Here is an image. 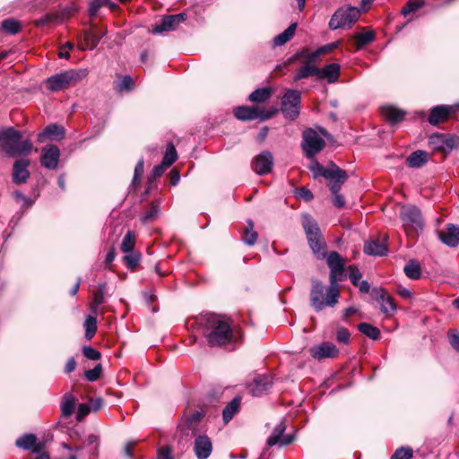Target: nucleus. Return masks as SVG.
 I'll list each match as a JSON object with an SVG mask.
<instances>
[{
  "instance_id": "55",
  "label": "nucleus",
  "mask_w": 459,
  "mask_h": 459,
  "mask_svg": "<svg viewBox=\"0 0 459 459\" xmlns=\"http://www.w3.org/2000/svg\"><path fill=\"white\" fill-rule=\"evenodd\" d=\"M348 272H349V278H350L351 283L355 286L356 284H358L359 281H360L362 274L359 272V268L355 265H350L348 267Z\"/></svg>"
},
{
  "instance_id": "42",
  "label": "nucleus",
  "mask_w": 459,
  "mask_h": 459,
  "mask_svg": "<svg viewBox=\"0 0 459 459\" xmlns=\"http://www.w3.org/2000/svg\"><path fill=\"white\" fill-rule=\"evenodd\" d=\"M135 234L133 231H127L121 243V251L123 253L134 251Z\"/></svg>"
},
{
  "instance_id": "7",
  "label": "nucleus",
  "mask_w": 459,
  "mask_h": 459,
  "mask_svg": "<svg viewBox=\"0 0 459 459\" xmlns=\"http://www.w3.org/2000/svg\"><path fill=\"white\" fill-rule=\"evenodd\" d=\"M323 136H327L324 129L316 131L312 128L306 129L302 134V150L308 159H313L325 146V141Z\"/></svg>"
},
{
  "instance_id": "9",
  "label": "nucleus",
  "mask_w": 459,
  "mask_h": 459,
  "mask_svg": "<svg viewBox=\"0 0 459 459\" xmlns=\"http://www.w3.org/2000/svg\"><path fill=\"white\" fill-rule=\"evenodd\" d=\"M301 95L299 91L288 90L281 98V110L288 119L294 120L299 115Z\"/></svg>"
},
{
  "instance_id": "35",
  "label": "nucleus",
  "mask_w": 459,
  "mask_h": 459,
  "mask_svg": "<svg viewBox=\"0 0 459 459\" xmlns=\"http://www.w3.org/2000/svg\"><path fill=\"white\" fill-rule=\"evenodd\" d=\"M204 416V412L202 410L188 411L184 415L186 425L189 429H193Z\"/></svg>"
},
{
  "instance_id": "61",
  "label": "nucleus",
  "mask_w": 459,
  "mask_h": 459,
  "mask_svg": "<svg viewBox=\"0 0 459 459\" xmlns=\"http://www.w3.org/2000/svg\"><path fill=\"white\" fill-rule=\"evenodd\" d=\"M167 168H169V167H168L167 165H164V163H163V162H161L160 164H159V165L155 166V167L153 168V169H152V177L153 178H156L160 177V176L164 173V171H165V169H166Z\"/></svg>"
},
{
  "instance_id": "38",
  "label": "nucleus",
  "mask_w": 459,
  "mask_h": 459,
  "mask_svg": "<svg viewBox=\"0 0 459 459\" xmlns=\"http://www.w3.org/2000/svg\"><path fill=\"white\" fill-rule=\"evenodd\" d=\"M404 273L406 276L411 280H417L420 277L421 269L420 264L415 260H411L404 266Z\"/></svg>"
},
{
  "instance_id": "56",
  "label": "nucleus",
  "mask_w": 459,
  "mask_h": 459,
  "mask_svg": "<svg viewBox=\"0 0 459 459\" xmlns=\"http://www.w3.org/2000/svg\"><path fill=\"white\" fill-rule=\"evenodd\" d=\"M82 353L87 359L91 360H98L101 358L100 352L91 346H84L82 348Z\"/></svg>"
},
{
  "instance_id": "19",
  "label": "nucleus",
  "mask_w": 459,
  "mask_h": 459,
  "mask_svg": "<svg viewBox=\"0 0 459 459\" xmlns=\"http://www.w3.org/2000/svg\"><path fill=\"white\" fill-rule=\"evenodd\" d=\"M194 451L198 459H207L212 451V444L207 436H198L195 439Z\"/></svg>"
},
{
  "instance_id": "5",
  "label": "nucleus",
  "mask_w": 459,
  "mask_h": 459,
  "mask_svg": "<svg viewBox=\"0 0 459 459\" xmlns=\"http://www.w3.org/2000/svg\"><path fill=\"white\" fill-rule=\"evenodd\" d=\"M87 75V69H69L48 77L45 84L51 91H60L76 85Z\"/></svg>"
},
{
  "instance_id": "43",
  "label": "nucleus",
  "mask_w": 459,
  "mask_h": 459,
  "mask_svg": "<svg viewBox=\"0 0 459 459\" xmlns=\"http://www.w3.org/2000/svg\"><path fill=\"white\" fill-rule=\"evenodd\" d=\"M358 329L372 340H377L380 337V331L370 324L361 323L359 325Z\"/></svg>"
},
{
  "instance_id": "64",
  "label": "nucleus",
  "mask_w": 459,
  "mask_h": 459,
  "mask_svg": "<svg viewBox=\"0 0 459 459\" xmlns=\"http://www.w3.org/2000/svg\"><path fill=\"white\" fill-rule=\"evenodd\" d=\"M298 195L300 198L304 199L305 201H310L313 199V194L312 192L305 187L300 188L298 191Z\"/></svg>"
},
{
  "instance_id": "17",
  "label": "nucleus",
  "mask_w": 459,
  "mask_h": 459,
  "mask_svg": "<svg viewBox=\"0 0 459 459\" xmlns=\"http://www.w3.org/2000/svg\"><path fill=\"white\" fill-rule=\"evenodd\" d=\"M273 158L270 152H263L253 161V169L259 175H265L272 170Z\"/></svg>"
},
{
  "instance_id": "62",
  "label": "nucleus",
  "mask_w": 459,
  "mask_h": 459,
  "mask_svg": "<svg viewBox=\"0 0 459 459\" xmlns=\"http://www.w3.org/2000/svg\"><path fill=\"white\" fill-rule=\"evenodd\" d=\"M90 412V407L85 403H81L78 406L77 411V420H81L82 418H84L88 413Z\"/></svg>"
},
{
  "instance_id": "45",
  "label": "nucleus",
  "mask_w": 459,
  "mask_h": 459,
  "mask_svg": "<svg viewBox=\"0 0 459 459\" xmlns=\"http://www.w3.org/2000/svg\"><path fill=\"white\" fill-rule=\"evenodd\" d=\"M1 28L4 31L14 35L21 30V24L18 21L9 18L2 22Z\"/></svg>"
},
{
  "instance_id": "11",
  "label": "nucleus",
  "mask_w": 459,
  "mask_h": 459,
  "mask_svg": "<svg viewBox=\"0 0 459 459\" xmlns=\"http://www.w3.org/2000/svg\"><path fill=\"white\" fill-rule=\"evenodd\" d=\"M276 110L272 112L264 113L260 108L257 107H247L241 106L238 107L234 109V116L239 120H253L256 118H261L262 120H266L270 118Z\"/></svg>"
},
{
  "instance_id": "32",
  "label": "nucleus",
  "mask_w": 459,
  "mask_h": 459,
  "mask_svg": "<svg viewBox=\"0 0 459 459\" xmlns=\"http://www.w3.org/2000/svg\"><path fill=\"white\" fill-rule=\"evenodd\" d=\"M296 29L297 23H291L283 32L273 39V45L280 47L290 41L294 37Z\"/></svg>"
},
{
  "instance_id": "21",
  "label": "nucleus",
  "mask_w": 459,
  "mask_h": 459,
  "mask_svg": "<svg viewBox=\"0 0 459 459\" xmlns=\"http://www.w3.org/2000/svg\"><path fill=\"white\" fill-rule=\"evenodd\" d=\"M340 72V65L332 63L323 68H317L316 77L320 80H326L329 83H333L338 81Z\"/></svg>"
},
{
  "instance_id": "53",
  "label": "nucleus",
  "mask_w": 459,
  "mask_h": 459,
  "mask_svg": "<svg viewBox=\"0 0 459 459\" xmlns=\"http://www.w3.org/2000/svg\"><path fill=\"white\" fill-rule=\"evenodd\" d=\"M134 86V81L132 77L126 75L122 78V80L117 84L116 89L122 92L126 91H130Z\"/></svg>"
},
{
  "instance_id": "44",
  "label": "nucleus",
  "mask_w": 459,
  "mask_h": 459,
  "mask_svg": "<svg viewBox=\"0 0 459 459\" xmlns=\"http://www.w3.org/2000/svg\"><path fill=\"white\" fill-rule=\"evenodd\" d=\"M85 337L91 340L97 331V319L94 316H88L84 322Z\"/></svg>"
},
{
  "instance_id": "29",
  "label": "nucleus",
  "mask_w": 459,
  "mask_h": 459,
  "mask_svg": "<svg viewBox=\"0 0 459 459\" xmlns=\"http://www.w3.org/2000/svg\"><path fill=\"white\" fill-rule=\"evenodd\" d=\"M382 114L391 123H396L403 119L405 113L393 106H385L382 108Z\"/></svg>"
},
{
  "instance_id": "12",
  "label": "nucleus",
  "mask_w": 459,
  "mask_h": 459,
  "mask_svg": "<svg viewBox=\"0 0 459 459\" xmlns=\"http://www.w3.org/2000/svg\"><path fill=\"white\" fill-rule=\"evenodd\" d=\"M371 297L379 303L383 313L392 315L396 311L394 299L383 288H374L371 290Z\"/></svg>"
},
{
  "instance_id": "2",
  "label": "nucleus",
  "mask_w": 459,
  "mask_h": 459,
  "mask_svg": "<svg viewBox=\"0 0 459 459\" xmlns=\"http://www.w3.org/2000/svg\"><path fill=\"white\" fill-rule=\"evenodd\" d=\"M327 264L330 268V287L325 298V286L317 280L312 281L310 291L311 306L316 311H321L325 306L333 307L338 302V281L346 278L345 260L335 251L328 254Z\"/></svg>"
},
{
  "instance_id": "8",
  "label": "nucleus",
  "mask_w": 459,
  "mask_h": 459,
  "mask_svg": "<svg viewBox=\"0 0 459 459\" xmlns=\"http://www.w3.org/2000/svg\"><path fill=\"white\" fill-rule=\"evenodd\" d=\"M359 16L360 10L357 7L349 6L340 8L332 16L329 22V27L331 30H337L339 28L350 26L355 22Z\"/></svg>"
},
{
  "instance_id": "54",
  "label": "nucleus",
  "mask_w": 459,
  "mask_h": 459,
  "mask_svg": "<svg viewBox=\"0 0 459 459\" xmlns=\"http://www.w3.org/2000/svg\"><path fill=\"white\" fill-rule=\"evenodd\" d=\"M101 372L102 366L101 364H98L92 369L86 370L84 375L89 381L93 382L100 377Z\"/></svg>"
},
{
  "instance_id": "31",
  "label": "nucleus",
  "mask_w": 459,
  "mask_h": 459,
  "mask_svg": "<svg viewBox=\"0 0 459 459\" xmlns=\"http://www.w3.org/2000/svg\"><path fill=\"white\" fill-rule=\"evenodd\" d=\"M428 160V154L424 151H416L412 152L406 160V164L410 168H420Z\"/></svg>"
},
{
  "instance_id": "52",
  "label": "nucleus",
  "mask_w": 459,
  "mask_h": 459,
  "mask_svg": "<svg viewBox=\"0 0 459 459\" xmlns=\"http://www.w3.org/2000/svg\"><path fill=\"white\" fill-rule=\"evenodd\" d=\"M422 4L423 0H408L402 10V13L406 16L407 14L418 10Z\"/></svg>"
},
{
  "instance_id": "22",
  "label": "nucleus",
  "mask_w": 459,
  "mask_h": 459,
  "mask_svg": "<svg viewBox=\"0 0 459 459\" xmlns=\"http://www.w3.org/2000/svg\"><path fill=\"white\" fill-rule=\"evenodd\" d=\"M28 160H19L13 164V181L16 185L24 183L30 177Z\"/></svg>"
},
{
  "instance_id": "33",
  "label": "nucleus",
  "mask_w": 459,
  "mask_h": 459,
  "mask_svg": "<svg viewBox=\"0 0 459 459\" xmlns=\"http://www.w3.org/2000/svg\"><path fill=\"white\" fill-rule=\"evenodd\" d=\"M74 408H75V400H74V396L71 394H68V393L65 394L63 396V399H62V402L60 404L62 416L65 418L71 416L74 411Z\"/></svg>"
},
{
  "instance_id": "6",
  "label": "nucleus",
  "mask_w": 459,
  "mask_h": 459,
  "mask_svg": "<svg viewBox=\"0 0 459 459\" xmlns=\"http://www.w3.org/2000/svg\"><path fill=\"white\" fill-rule=\"evenodd\" d=\"M399 216L406 235L415 236L423 230L425 221L419 207L412 204L402 205Z\"/></svg>"
},
{
  "instance_id": "60",
  "label": "nucleus",
  "mask_w": 459,
  "mask_h": 459,
  "mask_svg": "<svg viewBox=\"0 0 459 459\" xmlns=\"http://www.w3.org/2000/svg\"><path fill=\"white\" fill-rule=\"evenodd\" d=\"M87 446H93L92 453L94 454L99 446V437L96 435H89L86 438Z\"/></svg>"
},
{
  "instance_id": "10",
  "label": "nucleus",
  "mask_w": 459,
  "mask_h": 459,
  "mask_svg": "<svg viewBox=\"0 0 459 459\" xmlns=\"http://www.w3.org/2000/svg\"><path fill=\"white\" fill-rule=\"evenodd\" d=\"M429 144L434 150L448 152L459 146V137L436 133L429 136Z\"/></svg>"
},
{
  "instance_id": "26",
  "label": "nucleus",
  "mask_w": 459,
  "mask_h": 459,
  "mask_svg": "<svg viewBox=\"0 0 459 459\" xmlns=\"http://www.w3.org/2000/svg\"><path fill=\"white\" fill-rule=\"evenodd\" d=\"M106 289L107 284L100 283L98 285V290L93 293V300L90 305V308L94 315L104 313L103 311H100L99 307L105 302Z\"/></svg>"
},
{
  "instance_id": "1",
  "label": "nucleus",
  "mask_w": 459,
  "mask_h": 459,
  "mask_svg": "<svg viewBox=\"0 0 459 459\" xmlns=\"http://www.w3.org/2000/svg\"><path fill=\"white\" fill-rule=\"evenodd\" d=\"M204 334L211 347L230 346L235 349L243 341V332L230 318L217 314H204L199 317Z\"/></svg>"
},
{
  "instance_id": "15",
  "label": "nucleus",
  "mask_w": 459,
  "mask_h": 459,
  "mask_svg": "<svg viewBox=\"0 0 459 459\" xmlns=\"http://www.w3.org/2000/svg\"><path fill=\"white\" fill-rule=\"evenodd\" d=\"M339 353L336 346L329 342H324L310 348V355L317 360L335 358Z\"/></svg>"
},
{
  "instance_id": "47",
  "label": "nucleus",
  "mask_w": 459,
  "mask_h": 459,
  "mask_svg": "<svg viewBox=\"0 0 459 459\" xmlns=\"http://www.w3.org/2000/svg\"><path fill=\"white\" fill-rule=\"evenodd\" d=\"M178 154L174 145L170 143L168 144L163 160L161 162L168 167L171 166L177 160Z\"/></svg>"
},
{
  "instance_id": "3",
  "label": "nucleus",
  "mask_w": 459,
  "mask_h": 459,
  "mask_svg": "<svg viewBox=\"0 0 459 459\" xmlns=\"http://www.w3.org/2000/svg\"><path fill=\"white\" fill-rule=\"evenodd\" d=\"M32 148L30 137H23L22 133L13 127H7L0 133V150L8 156H26Z\"/></svg>"
},
{
  "instance_id": "18",
  "label": "nucleus",
  "mask_w": 459,
  "mask_h": 459,
  "mask_svg": "<svg viewBox=\"0 0 459 459\" xmlns=\"http://www.w3.org/2000/svg\"><path fill=\"white\" fill-rule=\"evenodd\" d=\"M273 384V381L271 376H257L249 385L250 392L254 396H261L272 387Z\"/></svg>"
},
{
  "instance_id": "14",
  "label": "nucleus",
  "mask_w": 459,
  "mask_h": 459,
  "mask_svg": "<svg viewBox=\"0 0 459 459\" xmlns=\"http://www.w3.org/2000/svg\"><path fill=\"white\" fill-rule=\"evenodd\" d=\"M285 429V423L283 421L279 422L274 427L271 436L267 438V445L269 446H273L275 445H280L281 446H283L292 443L294 439L293 435H284Z\"/></svg>"
},
{
  "instance_id": "24",
  "label": "nucleus",
  "mask_w": 459,
  "mask_h": 459,
  "mask_svg": "<svg viewBox=\"0 0 459 459\" xmlns=\"http://www.w3.org/2000/svg\"><path fill=\"white\" fill-rule=\"evenodd\" d=\"M65 136V130L57 125L48 126L41 133L38 134V141L44 143L46 140L57 141Z\"/></svg>"
},
{
  "instance_id": "48",
  "label": "nucleus",
  "mask_w": 459,
  "mask_h": 459,
  "mask_svg": "<svg viewBox=\"0 0 459 459\" xmlns=\"http://www.w3.org/2000/svg\"><path fill=\"white\" fill-rule=\"evenodd\" d=\"M160 214V207L156 203L151 204L150 209L143 213L141 220L143 223L152 221L158 218Z\"/></svg>"
},
{
  "instance_id": "58",
  "label": "nucleus",
  "mask_w": 459,
  "mask_h": 459,
  "mask_svg": "<svg viewBox=\"0 0 459 459\" xmlns=\"http://www.w3.org/2000/svg\"><path fill=\"white\" fill-rule=\"evenodd\" d=\"M350 332L344 328V327H340L338 330H337V333H336V339L339 342H342V343H348L349 341H350Z\"/></svg>"
},
{
  "instance_id": "36",
  "label": "nucleus",
  "mask_w": 459,
  "mask_h": 459,
  "mask_svg": "<svg viewBox=\"0 0 459 459\" xmlns=\"http://www.w3.org/2000/svg\"><path fill=\"white\" fill-rule=\"evenodd\" d=\"M317 67L309 65L307 63H305L302 66H300L295 75H294V81H299L304 78H307L311 75L316 76Z\"/></svg>"
},
{
  "instance_id": "28",
  "label": "nucleus",
  "mask_w": 459,
  "mask_h": 459,
  "mask_svg": "<svg viewBox=\"0 0 459 459\" xmlns=\"http://www.w3.org/2000/svg\"><path fill=\"white\" fill-rule=\"evenodd\" d=\"M240 403H241V398L239 396H236L223 409L222 418H223V420L225 423L230 422V420L238 411Z\"/></svg>"
},
{
  "instance_id": "25",
  "label": "nucleus",
  "mask_w": 459,
  "mask_h": 459,
  "mask_svg": "<svg viewBox=\"0 0 459 459\" xmlns=\"http://www.w3.org/2000/svg\"><path fill=\"white\" fill-rule=\"evenodd\" d=\"M454 108L450 106L440 105L434 107L429 116V123L436 126L440 122L445 121L448 116L453 112Z\"/></svg>"
},
{
  "instance_id": "4",
  "label": "nucleus",
  "mask_w": 459,
  "mask_h": 459,
  "mask_svg": "<svg viewBox=\"0 0 459 459\" xmlns=\"http://www.w3.org/2000/svg\"><path fill=\"white\" fill-rule=\"evenodd\" d=\"M301 220L309 247L313 253L318 259H327L328 255L325 251L326 244L317 222L307 213L303 214Z\"/></svg>"
},
{
  "instance_id": "63",
  "label": "nucleus",
  "mask_w": 459,
  "mask_h": 459,
  "mask_svg": "<svg viewBox=\"0 0 459 459\" xmlns=\"http://www.w3.org/2000/svg\"><path fill=\"white\" fill-rule=\"evenodd\" d=\"M333 204L334 206L338 208H342L345 204V199L344 197L337 192L336 194H333Z\"/></svg>"
},
{
  "instance_id": "49",
  "label": "nucleus",
  "mask_w": 459,
  "mask_h": 459,
  "mask_svg": "<svg viewBox=\"0 0 459 459\" xmlns=\"http://www.w3.org/2000/svg\"><path fill=\"white\" fill-rule=\"evenodd\" d=\"M374 40V33L371 31L358 33L355 36V43L357 48H361L362 47L368 45L371 41Z\"/></svg>"
},
{
  "instance_id": "37",
  "label": "nucleus",
  "mask_w": 459,
  "mask_h": 459,
  "mask_svg": "<svg viewBox=\"0 0 459 459\" xmlns=\"http://www.w3.org/2000/svg\"><path fill=\"white\" fill-rule=\"evenodd\" d=\"M272 89L271 88H260L255 91H254L248 97L249 100L252 102H264L266 100H268L272 95Z\"/></svg>"
},
{
  "instance_id": "57",
  "label": "nucleus",
  "mask_w": 459,
  "mask_h": 459,
  "mask_svg": "<svg viewBox=\"0 0 459 459\" xmlns=\"http://www.w3.org/2000/svg\"><path fill=\"white\" fill-rule=\"evenodd\" d=\"M13 196L17 202L22 203V206L25 208H29L33 204V201L27 196H25L22 193L19 191H15L13 193Z\"/></svg>"
},
{
  "instance_id": "20",
  "label": "nucleus",
  "mask_w": 459,
  "mask_h": 459,
  "mask_svg": "<svg viewBox=\"0 0 459 459\" xmlns=\"http://www.w3.org/2000/svg\"><path fill=\"white\" fill-rule=\"evenodd\" d=\"M439 239L446 245L455 247L459 244V226L449 224L438 232Z\"/></svg>"
},
{
  "instance_id": "27",
  "label": "nucleus",
  "mask_w": 459,
  "mask_h": 459,
  "mask_svg": "<svg viewBox=\"0 0 459 459\" xmlns=\"http://www.w3.org/2000/svg\"><path fill=\"white\" fill-rule=\"evenodd\" d=\"M364 252L368 255L383 256L386 255L387 248L378 239H371L365 243Z\"/></svg>"
},
{
  "instance_id": "16",
  "label": "nucleus",
  "mask_w": 459,
  "mask_h": 459,
  "mask_svg": "<svg viewBox=\"0 0 459 459\" xmlns=\"http://www.w3.org/2000/svg\"><path fill=\"white\" fill-rule=\"evenodd\" d=\"M60 151L56 145H48L41 151V165L48 169H56L58 166Z\"/></svg>"
},
{
  "instance_id": "50",
  "label": "nucleus",
  "mask_w": 459,
  "mask_h": 459,
  "mask_svg": "<svg viewBox=\"0 0 459 459\" xmlns=\"http://www.w3.org/2000/svg\"><path fill=\"white\" fill-rule=\"evenodd\" d=\"M322 56L321 53H319V49L313 52H307V50H302L296 54V57H302L306 60V63L312 65L313 63H316L318 58Z\"/></svg>"
},
{
  "instance_id": "41",
  "label": "nucleus",
  "mask_w": 459,
  "mask_h": 459,
  "mask_svg": "<svg viewBox=\"0 0 459 459\" xmlns=\"http://www.w3.org/2000/svg\"><path fill=\"white\" fill-rule=\"evenodd\" d=\"M104 5H108L111 10L117 8V4L115 3L110 2L109 0H91L89 7L90 15H96L99 9Z\"/></svg>"
},
{
  "instance_id": "23",
  "label": "nucleus",
  "mask_w": 459,
  "mask_h": 459,
  "mask_svg": "<svg viewBox=\"0 0 459 459\" xmlns=\"http://www.w3.org/2000/svg\"><path fill=\"white\" fill-rule=\"evenodd\" d=\"M332 174L333 176L327 178L329 180L328 186L332 194H336L341 190L342 186L346 181L348 176L345 170L337 166H333Z\"/></svg>"
},
{
  "instance_id": "34",
  "label": "nucleus",
  "mask_w": 459,
  "mask_h": 459,
  "mask_svg": "<svg viewBox=\"0 0 459 459\" xmlns=\"http://www.w3.org/2000/svg\"><path fill=\"white\" fill-rule=\"evenodd\" d=\"M101 39V36L98 35L92 30H85L83 33V40L85 47H80L82 50H84L85 48L93 49L95 48L100 40Z\"/></svg>"
},
{
  "instance_id": "59",
  "label": "nucleus",
  "mask_w": 459,
  "mask_h": 459,
  "mask_svg": "<svg viewBox=\"0 0 459 459\" xmlns=\"http://www.w3.org/2000/svg\"><path fill=\"white\" fill-rule=\"evenodd\" d=\"M143 165H144L143 159L139 160V161L137 162V164H136V166L134 168L133 185H135L136 182L142 177V175L143 173Z\"/></svg>"
},
{
  "instance_id": "40",
  "label": "nucleus",
  "mask_w": 459,
  "mask_h": 459,
  "mask_svg": "<svg viewBox=\"0 0 459 459\" xmlns=\"http://www.w3.org/2000/svg\"><path fill=\"white\" fill-rule=\"evenodd\" d=\"M37 442V437L34 434H25L16 439L15 444L19 448L28 450L34 446Z\"/></svg>"
},
{
  "instance_id": "30",
  "label": "nucleus",
  "mask_w": 459,
  "mask_h": 459,
  "mask_svg": "<svg viewBox=\"0 0 459 459\" xmlns=\"http://www.w3.org/2000/svg\"><path fill=\"white\" fill-rule=\"evenodd\" d=\"M333 166L336 165L332 162L330 168H325L318 161L313 160L309 165V169L313 172L314 178L323 177L327 179L333 176Z\"/></svg>"
},
{
  "instance_id": "39",
  "label": "nucleus",
  "mask_w": 459,
  "mask_h": 459,
  "mask_svg": "<svg viewBox=\"0 0 459 459\" xmlns=\"http://www.w3.org/2000/svg\"><path fill=\"white\" fill-rule=\"evenodd\" d=\"M257 238V232L254 230V222L248 220L242 239L247 245L253 246L256 242Z\"/></svg>"
},
{
  "instance_id": "46",
  "label": "nucleus",
  "mask_w": 459,
  "mask_h": 459,
  "mask_svg": "<svg viewBox=\"0 0 459 459\" xmlns=\"http://www.w3.org/2000/svg\"><path fill=\"white\" fill-rule=\"evenodd\" d=\"M125 254L124 261L126 264V267L130 270H134L140 262V254L135 251L127 252Z\"/></svg>"
},
{
  "instance_id": "13",
  "label": "nucleus",
  "mask_w": 459,
  "mask_h": 459,
  "mask_svg": "<svg viewBox=\"0 0 459 459\" xmlns=\"http://www.w3.org/2000/svg\"><path fill=\"white\" fill-rule=\"evenodd\" d=\"M186 19L185 13L166 15L159 23H156L152 29L154 33H162L167 31H172Z\"/></svg>"
},
{
  "instance_id": "51",
  "label": "nucleus",
  "mask_w": 459,
  "mask_h": 459,
  "mask_svg": "<svg viewBox=\"0 0 459 459\" xmlns=\"http://www.w3.org/2000/svg\"><path fill=\"white\" fill-rule=\"evenodd\" d=\"M413 451L409 446H402L395 450L390 459H411L412 457Z\"/></svg>"
}]
</instances>
